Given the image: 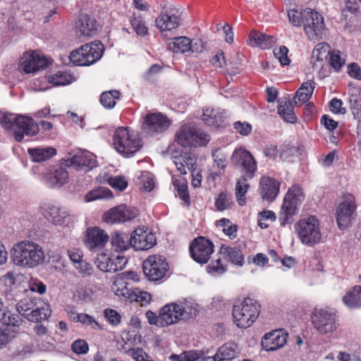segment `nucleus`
<instances>
[{
    "instance_id": "12",
    "label": "nucleus",
    "mask_w": 361,
    "mask_h": 361,
    "mask_svg": "<svg viewBox=\"0 0 361 361\" xmlns=\"http://www.w3.org/2000/svg\"><path fill=\"white\" fill-rule=\"evenodd\" d=\"M171 125V120L161 112L148 113L142 123V132L149 136H154L166 131Z\"/></svg>"
},
{
    "instance_id": "43",
    "label": "nucleus",
    "mask_w": 361,
    "mask_h": 361,
    "mask_svg": "<svg viewBox=\"0 0 361 361\" xmlns=\"http://www.w3.org/2000/svg\"><path fill=\"white\" fill-rule=\"evenodd\" d=\"M305 195L302 189L298 185H292L286 193L284 198L298 207L304 200Z\"/></svg>"
},
{
    "instance_id": "37",
    "label": "nucleus",
    "mask_w": 361,
    "mask_h": 361,
    "mask_svg": "<svg viewBox=\"0 0 361 361\" xmlns=\"http://www.w3.org/2000/svg\"><path fill=\"white\" fill-rule=\"evenodd\" d=\"M202 120L207 126L219 127L224 122V114L219 109L207 108L203 111Z\"/></svg>"
},
{
    "instance_id": "20",
    "label": "nucleus",
    "mask_w": 361,
    "mask_h": 361,
    "mask_svg": "<svg viewBox=\"0 0 361 361\" xmlns=\"http://www.w3.org/2000/svg\"><path fill=\"white\" fill-rule=\"evenodd\" d=\"M45 181L49 188H60L68 180V159L63 158L46 173Z\"/></svg>"
},
{
    "instance_id": "39",
    "label": "nucleus",
    "mask_w": 361,
    "mask_h": 361,
    "mask_svg": "<svg viewBox=\"0 0 361 361\" xmlns=\"http://www.w3.org/2000/svg\"><path fill=\"white\" fill-rule=\"evenodd\" d=\"M121 95V92L117 90L104 91L100 95L99 102L104 109H112L115 107Z\"/></svg>"
},
{
    "instance_id": "54",
    "label": "nucleus",
    "mask_w": 361,
    "mask_h": 361,
    "mask_svg": "<svg viewBox=\"0 0 361 361\" xmlns=\"http://www.w3.org/2000/svg\"><path fill=\"white\" fill-rule=\"evenodd\" d=\"M106 183L113 188L120 191L124 190L128 186V181L123 176H109L107 177Z\"/></svg>"
},
{
    "instance_id": "42",
    "label": "nucleus",
    "mask_w": 361,
    "mask_h": 361,
    "mask_svg": "<svg viewBox=\"0 0 361 361\" xmlns=\"http://www.w3.org/2000/svg\"><path fill=\"white\" fill-rule=\"evenodd\" d=\"M249 188L247 178L245 176H241L237 180L235 188L236 200L240 206H244L246 204L245 195Z\"/></svg>"
},
{
    "instance_id": "56",
    "label": "nucleus",
    "mask_w": 361,
    "mask_h": 361,
    "mask_svg": "<svg viewBox=\"0 0 361 361\" xmlns=\"http://www.w3.org/2000/svg\"><path fill=\"white\" fill-rule=\"evenodd\" d=\"M173 185L177 190L178 195L180 197V198L183 200L186 203L190 202V196L189 192L188 190V185L185 182H182L174 180H173Z\"/></svg>"
},
{
    "instance_id": "4",
    "label": "nucleus",
    "mask_w": 361,
    "mask_h": 361,
    "mask_svg": "<svg viewBox=\"0 0 361 361\" xmlns=\"http://www.w3.org/2000/svg\"><path fill=\"white\" fill-rule=\"evenodd\" d=\"M104 51V44L98 40L85 44L69 54V61L75 66H87L99 61Z\"/></svg>"
},
{
    "instance_id": "6",
    "label": "nucleus",
    "mask_w": 361,
    "mask_h": 361,
    "mask_svg": "<svg viewBox=\"0 0 361 361\" xmlns=\"http://www.w3.org/2000/svg\"><path fill=\"white\" fill-rule=\"evenodd\" d=\"M295 228L301 243L307 246L313 247L321 241L319 221L314 216L300 219Z\"/></svg>"
},
{
    "instance_id": "24",
    "label": "nucleus",
    "mask_w": 361,
    "mask_h": 361,
    "mask_svg": "<svg viewBox=\"0 0 361 361\" xmlns=\"http://www.w3.org/2000/svg\"><path fill=\"white\" fill-rule=\"evenodd\" d=\"M108 234L99 227H91L87 229L85 243L86 246L92 251L102 249L108 242Z\"/></svg>"
},
{
    "instance_id": "2",
    "label": "nucleus",
    "mask_w": 361,
    "mask_h": 361,
    "mask_svg": "<svg viewBox=\"0 0 361 361\" xmlns=\"http://www.w3.org/2000/svg\"><path fill=\"white\" fill-rule=\"evenodd\" d=\"M260 309V304L250 297L235 300L232 309L234 324L239 328L250 326L258 318Z\"/></svg>"
},
{
    "instance_id": "55",
    "label": "nucleus",
    "mask_w": 361,
    "mask_h": 361,
    "mask_svg": "<svg viewBox=\"0 0 361 361\" xmlns=\"http://www.w3.org/2000/svg\"><path fill=\"white\" fill-rule=\"evenodd\" d=\"M288 49L286 46H280L274 49V56L279 60L282 66H287L290 60L288 56Z\"/></svg>"
},
{
    "instance_id": "7",
    "label": "nucleus",
    "mask_w": 361,
    "mask_h": 361,
    "mask_svg": "<svg viewBox=\"0 0 361 361\" xmlns=\"http://www.w3.org/2000/svg\"><path fill=\"white\" fill-rule=\"evenodd\" d=\"M209 140L207 133L188 124L182 125L176 133V141L183 147L205 146Z\"/></svg>"
},
{
    "instance_id": "62",
    "label": "nucleus",
    "mask_w": 361,
    "mask_h": 361,
    "mask_svg": "<svg viewBox=\"0 0 361 361\" xmlns=\"http://www.w3.org/2000/svg\"><path fill=\"white\" fill-rule=\"evenodd\" d=\"M128 353L135 361H154L141 348H131Z\"/></svg>"
},
{
    "instance_id": "14",
    "label": "nucleus",
    "mask_w": 361,
    "mask_h": 361,
    "mask_svg": "<svg viewBox=\"0 0 361 361\" xmlns=\"http://www.w3.org/2000/svg\"><path fill=\"white\" fill-rule=\"evenodd\" d=\"M191 257L199 264H206L214 251L213 243L203 236L195 238L189 247Z\"/></svg>"
},
{
    "instance_id": "21",
    "label": "nucleus",
    "mask_w": 361,
    "mask_h": 361,
    "mask_svg": "<svg viewBox=\"0 0 361 361\" xmlns=\"http://www.w3.org/2000/svg\"><path fill=\"white\" fill-rule=\"evenodd\" d=\"M131 243L135 250H147L156 245L157 238L147 228L138 227L131 233Z\"/></svg>"
},
{
    "instance_id": "35",
    "label": "nucleus",
    "mask_w": 361,
    "mask_h": 361,
    "mask_svg": "<svg viewBox=\"0 0 361 361\" xmlns=\"http://www.w3.org/2000/svg\"><path fill=\"white\" fill-rule=\"evenodd\" d=\"M112 247L116 252H123L132 247L131 235L124 232L114 231L111 234V240Z\"/></svg>"
},
{
    "instance_id": "25",
    "label": "nucleus",
    "mask_w": 361,
    "mask_h": 361,
    "mask_svg": "<svg viewBox=\"0 0 361 361\" xmlns=\"http://www.w3.org/2000/svg\"><path fill=\"white\" fill-rule=\"evenodd\" d=\"M288 333L281 329H276L266 334L262 340V345L266 351H274L282 348L287 341Z\"/></svg>"
},
{
    "instance_id": "19",
    "label": "nucleus",
    "mask_w": 361,
    "mask_h": 361,
    "mask_svg": "<svg viewBox=\"0 0 361 361\" xmlns=\"http://www.w3.org/2000/svg\"><path fill=\"white\" fill-rule=\"evenodd\" d=\"M39 133V126L31 117L19 115L15 117L13 135L16 141L21 142L25 135L34 136Z\"/></svg>"
},
{
    "instance_id": "3",
    "label": "nucleus",
    "mask_w": 361,
    "mask_h": 361,
    "mask_svg": "<svg viewBox=\"0 0 361 361\" xmlns=\"http://www.w3.org/2000/svg\"><path fill=\"white\" fill-rule=\"evenodd\" d=\"M18 312L30 322H39L51 315L49 305L40 298L27 297L16 305Z\"/></svg>"
},
{
    "instance_id": "13",
    "label": "nucleus",
    "mask_w": 361,
    "mask_h": 361,
    "mask_svg": "<svg viewBox=\"0 0 361 361\" xmlns=\"http://www.w3.org/2000/svg\"><path fill=\"white\" fill-rule=\"evenodd\" d=\"M183 11L175 6L162 10L155 20V26L161 32L172 31L181 24Z\"/></svg>"
},
{
    "instance_id": "18",
    "label": "nucleus",
    "mask_w": 361,
    "mask_h": 361,
    "mask_svg": "<svg viewBox=\"0 0 361 361\" xmlns=\"http://www.w3.org/2000/svg\"><path fill=\"white\" fill-rule=\"evenodd\" d=\"M51 63L52 59L32 51L23 55L20 68L25 73H35L46 69Z\"/></svg>"
},
{
    "instance_id": "60",
    "label": "nucleus",
    "mask_w": 361,
    "mask_h": 361,
    "mask_svg": "<svg viewBox=\"0 0 361 361\" xmlns=\"http://www.w3.org/2000/svg\"><path fill=\"white\" fill-rule=\"evenodd\" d=\"M71 350L75 354L85 355L89 351V345L85 340L78 339L72 343Z\"/></svg>"
},
{
    "instance_id": "22",
    "label": "nucleus",
    "mask_w": 361,
    "mask_h": 361,
    "mask_svg": "<svg viewBox=\"0 0 361 361\" xmlns=\"http://www.w3.org/2000/svg\"><path fill=\"white\" fill-rule=\"evenodd\" d=\"M281 185V182L273 177L262 176L258 188L262 200L267 202H274L279 194Z\"/></svg>"
},
{
    "instance_id": "38",
    "label": "nucleus",
    "mask_w": 361,
    "mask_h": 361,
    "mask_svg": "<svg viewBox=\"0 0 361 361\" xmlns=\"http://www.w3.org/2000/svg\"><path fill=\"white\" fill-rule=\"evenodd\" d=\"M128 286V283L123 277H117L113 283L111 290L121 300L129 301L133 290L129 289Z\"/></svg>"
},
{
    "instance_id": "57",
    "label": "nucleus",
    "mask_w": 361,
    "mask_h": 361,
    "mask_svg": "<svg viewBox=\"0 0 361 361\" xmlns=\"http://www.w3.org/2000/svg\"><path fill=\"white\" fill-rule=\"evenodd\" d=\"M328 48V44L325 43L317 44L312 51V59L316 57L317 61H323L329 53Z\"/></svg>"
},
{
    "instance_id": "44",
    "label": "nucleus",
    "mask_w": 361,
    "mask_h": 361,
    "mask_svg": "<svg viewBox=\"0 0 361 361\" xmlns=\"http://www.w3.org/2000/svg\"><path fill=\"white\" fill-rule=\"evenodd\" d=\"M113 192L105 187H97L89 191L85 196L86 202H92L100 199L112 198Z\"/></svg>"
},
{
    "instance_id": "50",
    "label": "nucleus",
    "mask_w": 361,
    "mask_h": 361,
    "mask_svg": "<svg viewBox=\"0 0 361 361\" xmlns=\"http://www.w3.org/2000/svg\"><path fill=\"white\" fill-rule=\"evenodd\" d=\"M92 295L91 289L80 287L73 293V300L78 303L88 302L92 300Z\"/></svg>"
},
{
    "instance_id": "51",
    "label": "nucleus",
    "mask_w": 361,
    "mask_h": 361,
    "mask_svg": "<svg viewBox=\"0 0 361 361\" xmlns=\"http://www.w3.org/2000/svg\"><path fill=\"white\" fill-rule=\"evenodd\" d=\"M180 306V312L183 313V320L193 319L198 314L197 305L190 302L185 301Z\"/></svg>"
},
{
    "instance_id": "63",
    "label": "nucleus",
    "mask_w": 361,
    "mask_h": 361,
    "mask_svg": "<svg viewBox=\"0 0 361 361\" xmlns=\"http://www.w3.org/2000/svg\"><path fill=\"white\" fill-rule=\"evenodd\" d=\"M212 157L219 169H224L227 166V157L220 149H216L212 152Z\"/></svg>"
},
{
    "instance_id": "53",
    "label": "nucleus",
    "mask_w": 361,
    "mask_h": 361,
    "mask_svg": "<svg viewBox=\"0 0 361 361\" xmlns=\"http://www.w3.org/2000/svg\"><path fill=\"white\" fill-rule=\"evenodd\" d=\"M111 256H109L105 253H102L97 256L95 263L99 270L104 272H111L112 264H111Z\"/></svg>"
},
{
    "instance_id": "1",
    "label": "nucleus",
    "mask_w": 361,
    "mask_h": 361,
    "mask_svg": "<svg viewBox=\"0 0 361 361\" xmlns=\"http://www.w3.org/2000/svg\"><path fill=\"white\" fill-rule=\"evenodd\" d=\"M44 252L42 247L31 241L24 240L16 244L12 249V259L16 265L34 268L43 262Z\"/></svg>"
},
{
    "instance_id": "11",
    "label": "nucleus",
    "mask_w": 361,
    "mask_h": 361,
    "mask_svg": "<svg viewBox=\"0 0 361 361\" xmlns=\"http://www.w3.org/2000/svg\"><path fill=\"white\" fill-rule=\"evenodd\" d=\"M312 323L322 334L334 332L337 329V317L335 312L327 309L315 308L311 316Z\"/></svg>"
},
{
    "instance_id": "26",
    "label": "nucleus",
    "mask_w": 361,
    "mask_h": 361,
    "mask_svg": "<svg viewBox=\"0 0 361 361\" xmlns=\"http://www.w3.org/2000/svg\"><path fill=\"white\" fill-rule=\"evenodd\" d=\"M161 326H168L178 322L183 319L180 305L172 302L165 305L160 309Z\"/></svg>"
},
{
    "instance_id": "28",
    "label": "nucleus",
    "mask_w": 361,
    "mask_h": 361,
    "mask_svg": "<svg viewBox=\"0 0 361 361\" xmlns=\"http://www.w3.org/2000/svg\"><path fill=\"white\" fill-rule=\"evenodd\" d=\"M69 259L73 263L77 273L82 277H88L92 275L94 267L85 258L81 250H77L71 254L69 253Z\"/></svg>"
},
{
    "instance_id": "36",
    "label": "nucleus",
    "mask_w": 361,
    "mask_h": 361,
    "mask_svg": "<svg viewBox=\"0 0 361 361\" xmlns=\"http://www.w3.org/2000/svg\"><path fill=\"white\" fill-rule=\"evenodd\" d=\"M343 303L350 309L361 308V286H355L343 295Z\"/></svg>"
},
{
    "instance_id": "46",
    "label": "nucleus",
    "mask_w": 361,
    "mask_h": 361,
    "mask_svg": "<svg viewBox=\"0 0 361 361\" xmlns=\"http://www.w3.org/2000/svg\"><path fill=\"white\" fill-rule=\"evenodd\" d=\"M69 317L74 322H80L82 325L90 326L92 329L99 328V323L90 315L85 313L71 312Z\"/></svg>"
},
{
    "instance_id": "52",
    "label": "nucleus",
    "mask_w": 361,
    "mask_h": 361,
    "mask_svg": "<svg viewBox=\"0 0 361 361\" xmlns=\"http://www.w3.org/2000/svg\"><path fill=\"white\" fill-rule=\"evenodd\" d=\"M307 8L304 10L298 11L292 9L288 11V17L290 23L296 27H300L304 24L305 16Z\"/></svg>"
},
{
    "instance_id": "10",
    "label": "nucleus",
    "mask_w": 361,
    "mask_h": 361,
    "mask_svg": "<svg viewBox=\"0 0 361 361\" xmlns=\"http://www.w3.org/2000/svg\"><path fill=\"white\" fill-rule=\"evenodd\" d=\"M142 269L148 280L157 281L166 276L169 271V264L164 257L153 255L143 261Z\"/></svg>"
},
{
    "instance_id": "45",
    "label": "nucleus",
    "mask_w": 361,
    "mask_h": 361,
    "mask_svg": "<svg viewBox=\"0 0 361 361\" xmlns=\"http://www.w3.org/2000/svg\"><path fill=\"white\" fill-rule=\"evenodd\" d=\"M278 113L286 122L294 123L297 121L293 106L289 102H281L278 106Z\"/></svg>"
},
{
    "instance_id": "40",
    "label": "nucleus",
    "mask_w": 361,
    "mask_h": 361,
    "mask_svg": "<svg viewBox=\"0 0 361 361\" xmlns=\"http://www.w3.org/2000/svg\"><path fill=\"white\" fill-rule=\"evenodd\" d=\"M236 345L234 343H225L221 346L214 355V361L230 360L235 357Z\"/></svg>"
},
{
    "instance_id": "49",
    "label": "nucleus",
    "mask_w": 361,
    "mask_h": 361,
    "mask_svg": "<svg viewBox=\"0 0 361 361\" xmlns=\"http://www.w3.org/2000/svg\"><path fill=\"white\" fill-rule=\"evenodd\" d=\"M232 205L231 197L226 192H221L215 200L214 206L219 212L230 209Z\"/></svg>"
},
{
    "instance_id": "23",
    "label": "nucleus",
    "mask_w": 361,
    "mask_h": 361,
    "mask_svg": "<svg viewBox=\"0 0 361 361\" xmlns=\"http://www.w3.org/2000/svg\"><path fill=\"white\" fill-rule=\"evenodd\" d=\"M97 164L92 154L87 151L78 149L69 152V168H73L75 171L87 172L96 167Z\"/></svg>"
},
{
    "instance_id": "31",
    "label": "nucleus",
    "mask_w": 361,
    "mask_h": 361,
    "mask_svg": "<svg viewBox=\"0 0 361 361\" xmlns=\"http://www.w3.org/2000/svg\"><path fill=\"white\" fill-rule=\"evenodd\" d=\"M315 82L313 80L302 82L295 93L294 98L295 104L300 106L309 101L313 94Z\"/></svg>"
},
{
    "instance_id": "15",
    "label": "nucleus",
    "mask_w": 361,
    "mask_h": 361,
    "mask_svg": "<svg viewBox=\"0 0 361 361\" xmlns=\"http://www.w3.org/2000/svg\"><path fill=\"white\" fill-rule=\"evenodd\" d=\"M231 162L235 166L243 169L244 175L247 178H252L257 169V161L252 154L244 149H235L231 156Z\"/></svg>"
},
{
    "instance_id": "32",
    "label": "nucleus",
    "mask_w": 361,
    "mask_h": 361,
    "mask_svg": "<svg viewBox=\"0 0 361 361\" xmlns=\"http://www.w3.org/2000/svg\"><path fill=\"white\" fill-rule=\"evenodd\" d=\"M195 45L196 44L192 46L190 39L187 37H176L168 43V48L173 53L183 54L189 50L193 52L195 51L194 49Z\"/></svg>"
},
{
    "instance_id": "61",
    "label": "nucleus",
    "mask_w": 361,
    "mask_h": 361,
    "mask_svg": "<svg viewBox=\"0 0 361 361\" xmlns=\"http://www.w3.org/2000/svg\"><path fill=\"white\" fill-rule=\"evenodd\" d=\"M111 260V264H112L111 272H116L117 271L122 270L125 267L128 262L127 258L123 255H112Z\"/></svg>"
},
{
    "instance_id": "41",
    "label": "nucleus",
    "mask_w": 361,
    "mask_h": 361,
    "mask_svg": "<svg viewBox=\"0 0 361 361\" xmlns=\"http://www.w3.org/2000/svg\"><path fill=\"white\" fill-rule=\"evenodd\" d=\"M133 31L140 37L148 35L149 30L143 17L140 13H133L129 19Z\"/></svg>"
},
{
    "instance_id": "29",
    "label": "nucleus",
    "mask_w": 361,
    "mask_h": 361,
    "mask_svg": "<svg viewBox=\"0 0 361 361\" xmlns=\"http://www.w3.org/2000/svg\"><path fill=\"white\" fill-rule=\"evenodd\" d=\"M220 253L227 262L237 266H243L244 264V255L240 248L222 245Z\"/></svg>"
},
{
    "instance_id": "47",
    "label": "nucleus",
    "mask_w": 361,
    "mask_h": 361,
    "mask_svg": "<svg viewBox=\"0 0 361 361\" xmlns=\"http://www.w3.org/2000/svg\"><path fill=\"white\" fill-rule=\"evenodd\" d=\"M152 300V295L149 293L140 290L139 289L133 290L130 295V302H136L140 306H147Z\"/></svg>"
},
{
    "instance_id": "48",
    "label": "nucleus",
    "mask_w": 361,
    "mask_h": 361,
    "mask_svg": "<svg viewBox=\"0 0 361 361\" xmlns=\"http://www.w3.org/2000/svg\"><path fill=\"white\" fill-rule=\"evenodd\" d=\"M0 321H1L3 324L8 326H18L22 322V319L18 314L12 313L11 311H5L3 310L0 314Z\"/></svg>"
},
{
    "instance_id": "5",
    "label": "nucleus",
    "mask_w": 361,
    "mask_h": 361,
    "mask_svg": "<svg viewBox=\"0 0 361 361\" xmlns=\"http://www.w3.org/2000/svg\"><path fill=\"white\" fill-rule=\"evenodd\" d=\"M113 145L116 150L126 157L134 155L142 147L141 140L130 133L128 127H119L116 130Z\"/></svg>"
},
{
    "instance_id": "59",
    "label": "nucleus",
    "mask_w": 361,
    "mask_h": 361,
    "mask_svg": "<svg viewBox=\"0 0 361 361\" xmlns=\"http://www.w3.org/2000/svg\"><path fill=\"white\" fill-rule=\"evenodd\" d=\"M105 319L113 326L118 325L121 322V316L115 310L107 308L104 311Z\"/></svg>"
},
{
    "instance_id": "30",
    "label": "nucleus",
    "mask_w": 361,
    "mask_h": 361,
    "mask_svg": "<svg viewBox=\"0 0 361 361\" xmlns=\"http://www.w3.org/2000/svg\"><path fill=\"white\" fill-rule=\"evenodd\" d=\"M299 207L293 204L287 200L283 199L280 212L279 213V220L281 226H285L290 224L293 221V216L297 214Z\"/></svg>"
},
{
    "instance_id": "9",
    "label": "nucleus",
    "mask_w": 361,
    "mask_h": 361,
    "mask_svg": "<svg viewBox=\"0 0 361 361\" xmlns=\"http://www.w3.org/2000/svg\"><path fill=\"white\" fill-rule=\"evenodd\" d=\"M355 197L352 194H346L339 203L336 211V219L338 228L344 230L348 228L355 218L357 210Z\"/></svg>"
},
{
    "instance_id": "33",
    "label": "nucleus",
    "mask_w": 361,
    "mask_h": 361,
    "mask_svg": "<svg viewBox=\"0 0 361 361\" xmlns=\"http://www.w3.org/2000/svg\"><path fill=\"white\" fill-rule=\"evenodd\" d=\"M27 153L33 162L47 161L56 154V149L51 147L28 148Z\"/></svg>"
},
{
    "instance_id": "16",
    "label": "nucleus",
    "mask_w": 361,
    "mask_h": 361,
    "mask_svg": "<svg viewBox=\"0 0 361 361\" xmlns=\"http://www.w3.org/2000/svg\"><path fill=\"white\" fill-rule=\"evenodd\" d=\"M139 215V210L126 204L114 207L103 215V220L108 224H118L129 221Z\"/></svg>"
},
{
    "instance_id": "17",
    "label": "nucleus",
    "mask_w": 361,
    "mask_h": 361,
    "mask_svg": "<svg viewBox=\"0 0 361 361\" xmlns=\"http://www.w3.org/2000/svg\"><path fill=\"white\" fill-rule=\"evenodd\" d=\"M75 34L81 40H87L96 36L99 24L96 18L90 14H80L75 24Z\"/></svg>"
},
{
    "instance_id": "8",
    "label": "nucleus",
    "mask_w": 361,
    "mask_h": 361,
    "mask_svg": "<svg viewBox=\"0 0 361 361\" xmlns=\"http://www.w3.org/2000/svg\"><path fill=\"white\" fill-rule=\"evenodd\" d=\"M303 29L309 40L319 41L325 35L326 26L324 17L315 10L307 8L305 13Z\"/></svg>"
},
{
    "instance_id": "64",
    "label": "nucleus",
    "mask_w": 361,
    "mask_h": 361,
    "mask_svg": "<svg viewBox=\"0 0 361 361\" xmlns=\"http://www.w3.org/2000/svg\"><path fill=\"white\" fill-rule=\"evenodd\" d=\"M329 109L335 114H345L346 111L343 107V102L340 99L334 98L329 102Z\"/></svg>"
},
{
    "instance_id": "58",
    "label": "nucleus",
    "mask_w": 361,
    "mask_h": 361,
    "mask_svg": "<svg viewBox=\"0 0 361 361\" xmlns=\"http://www.w3.org/2000/svg\"><path fill=\"white\" fill-rule=\"evenodd\" d=\"M47 80L54 86L66 85L68 84L67 75L61 71H58L53 75H47Z\"/></svg>"
},
{
    "instance_id": "27",
    "label": "nucleus",
    "mask_w": 361,
    "mask_h": 361,
    "mask_svg": "<svg viewBox=\"0 0 361 361\" xmlns=\"http://www.w3.org/2000/svg\"><path fill=\"white\" fill-rule=\"evenodd\" d=\"M41 210L44 217L55 225H62L67 217L65 208H61L56 204H44L41 207Z\"/></svg>"
},
{
    "instance_id": "34",
    "label": "nucleus",
    "mask_w": 361,
    "mask_h": 361,
    "mask_svg": "<svg viewBox=\"0 0 361 361\" xmlns=\"http://www.w3.org/2000/svg\"><path fill=\"white\" fill-rule=\"evenodd\" d=\"M249 45L252 47H259L263 49L269 48L271 44L274 42V37L273 36L267 35L263 33H259L255 30H252L248 37Z\"/></svg>"
}]
</instances>
